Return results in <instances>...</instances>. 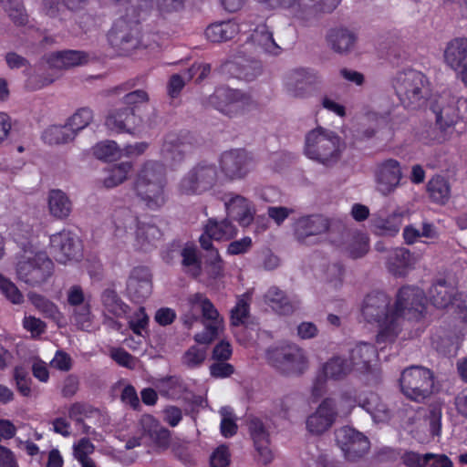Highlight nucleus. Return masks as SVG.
I'll list each match as a JSON object with an SVG mask.
<instances>
[{
	"label": "nucleus",
	"mask_w": 467,
	"mask_h": 467,
	"mask_svg": "<svg viewBox=\"0 0 467 467\" xmlns=\"http://www.w3.org/2000/svg\"><path fill=\"white\" fill-rule=\"evenodd\" d=\"M426 298L419 287L404 286L397 296L394 306L390 297L379 291L368 294L360 312L363 319L379 328L377 343H392L402 328L404 318L418 319L425 310Z\"/></svg>",
	"instance_id": "obj_1"
},
{
	"label": "nucleus",
	"mask_w": 467,
	"mask_h": 467,
	"mask_svg": "<svg viewBox=\"0 0 467 467\" xmlns=\"http://www.w3.org/2000/svg\"><path fill=\"white\" fill-rule=\"evenodd\" d=\"M202 322L203 330L194 335V340L201 345H210L224 327L223 318L212 301L203 294L189 296L183 306L182 322L191 328L197 321Z\"/></svg>",
	"instance_id": "obj_2"
},
{
	"label": "nucleus",
	"mask_w": 467,
	"mask_h": 467,
	"mask_svg": "<svg viewBox=\"0 0 467 467\" xmlns=\"http://www.w3.org/2000/svg\"><path fill=\"white\" fill-rule=\"evenodd\" d=\"M467 108V100L462 97L445 90L431 104V109L436 116V123L440 130L433 127L424 129L419 135V140L423 144L441 143L448 140L446 130L451 128L460 119L462 109Z\"/></svg>",
	"instance_id": "obj_3"
},
{
	"label": "nucleus",
	"mask_w": 467,
	"mask_h": 467,
	"mask_svg": "<svg viewBox=\"0 0 467 467\" xmlns=\"http://www.w3.org/2000/svg\"><path fill=\"white\" fill-rule=\"evenodd\" d=\"M166 184L165 166L157 161H147L137 172L133 190L147 207L157 210L167 201Z\"/></svg>",
	"instance_id": "obj_4"
},
{
	"label": "nucleus",
	"mask_w": 467,
	"mask_h": 467,
	"mask_svg": "<svg viewBox=\"0 0 467 467\" xmlns=\"http://www.w3.org/2000/svg\"><path fill=\"white\" fill-rule=\"evenodd\" d=\"M345 150V142L334 130L317 127L308 131L305 138L304 153L324 166L336 164Z\"/></svg>",
	"instance_id": "obj_5"
},
{
	"label": "nucleus",
	"mask_w": 467,
	"mask_h": 467,
	"mask_svg": "<svg viewBox=\"0 0 467 467\" xmlns=\"http://www.w3.org/2000/svg\"><path fill=\"white\" fill-rule=\"evenodd\" d=\"M114 224L117 237H134V245L141 250H149L161 237V232L157 226L139 224L137 217L128 209L116 211Z\"/></svg>",
	"instance_id": "obj_6"
},
{
	"label": "nucleus",
	"mask_w": 467,
	"mask_h": 467,
	"mask_svg": "<svg viewBox=\"0 0 467 467\" xmlns=\"http://www.w3.org/2000/svg\"><path fill=\"white\" fill-rule=\"evenodd\" d=\"M430 300L438 308L454 309L455 328L459 337L467 335V296L444 280H439L429 291Z\"/></svg>",
	"instance_id": "obj_7"
},
{
	"label": "nucleus",
	"mask_w": 467,
	"mask_h": 467,
	"mask_svg": "<svg viewBox=\"0 0 467 467\" xmlns=\"http://www.w3.org/2000/svg\"><path fill=\"white\" fill-rule=\"evenodd\" d=\"M16 260V275L28 285L39 286L54 274V263L44 252L24 250Z\"/></svg>",
	"instance_id": "obj_8"
},
{
	"label": "nucleus",
	"mask_w": 467,
	"mask_h": 467,
	"mask_svg": "<svg viewBox=\"0 0 467 467\" xmlns=\"http://www.w3.org/2000/svg\"><path fill=\"white\" fill-rule=\"evenodd\" d=\"M393 88L400 103L410 109L423 104L429 92L427 78L415 69L399 72L393 79Z\"/></svg>",
	"instance_id": "obj_9"
},
{
	"label": "nucleus",
	"mask_w": 467,
	"mask_h": 467,
	"mask_svg": "<svg viewBox=\"0 0 467 467\" xmlns=\"http://www.w3.org/2000/svg\"><path fill=\"white\" fill-rule=\"evenodd\" d=\"M219 179L218 169L215 164L202 161L191 168L177 183V192L180 195H202L210 191Z\"/></svg>",
	"instance_id": "obj_10"
},
{
	"label": "nucleus",
	"mask_w": 467,
	"mask_h": 467,
	"mask_svg": "<svg viewBox=\"0 0 467 467\" xmlns=\"http://www.w3.org/2000/svg\"><path fill=\"white\" fill-rule=\"evenodd\" d=\"M268 363L284 375L297 376L309 367L306 351L296 344L271 348L266 352Z\"/></svg>",
	"instance_id": "obj_11"
},
{
	"label": "nucleus",
	"mask_w": 467,
	"mask_h": 467,
	"mask_svg": "<svg viewBox=\"0 0 467 467\" xmlns=\"http://www.w3.org/2000/svg\"><path fill=\"white\" fill-rule=\"evenodd\" d=\"M400 385L408 399L421 402L432 393L433 376L428 368L412 366L402 371Z\"/></svg>",
	"instance_id": "obj_12"
},
{
	"label": "nucleus",
	"mask_w": 467,
	"mask_h": 467,
	"mask_svg": "<svg viewBox=\"0 0 467 467\" xmlns=\"http://www.w3.org/2000/svg\"><path fill=\"white\" fill-rule=\"evenodd\" d=\"M252 103L250 96L239 89L228 87L215 88L214 92L207 99V105L230 118L243 114L249 109Z\"/></svg>",
	"instance_id": "obj_13"
},
{
	"label": "nucleus",
	"mask_w": 467,
	"mask_h": 467,
	"mask_svg": "<svg viewBox=\"0 0 467 467\" xmlns=\"http://www.w3.org/2000/svg\"><path fill=\"white\" fill-rule=\"evenodd\" d=\"M252 155L242 149L224 151L219 159L220 171L228 181H238L245 178L254 168Z\"/></svg>",
	"instance_id": "obj_14"
},
{
	"label": "nucleus",
	"mask_w": 467,
	"mask_h": 467,
	"mask_svg": "<svg viewBox=\"0 0 467 467\" xmlns=\"http://www.w3.org/2000/svg\"><path fill=\"white\" fill-rule=\"evenodd\" d=\"M50 253L62 265L77 262L82 257V246L78 238L70 231L63 230L49 239Z\"/></svg>",
	"instance_id": "obj_15"
},
{
	"label": "nucleus",
	"mask_w": 467,
	"mask_h": 467,
	"mask_svg": "<svg viewBox=\"0 0 467 467\" xmlns=\"http://www.w3.org/2000/svg\"><path fill=\"white\" fill-rule=\"evenodd\" d=\"M335 435L337 445L349 461H356L369 451L368 439L353 428L344 426L337 430Z\"/></svg>",
	"instance_id": "obj_16"
},
{
	"label": "nucleus",
	"mask_w": 467,
	"mask_h": 467,
	"mask_svg": "<svg viewBox=\"0 0 467 467\" xmlns=\"http://www.w3.org/2000/svg\"><path fill=\"white\" fill-rule=\"evenodd\" d=\"M139 26L135 20L119 17L115 20L108 34V39L112 47L123 51L139 47Z\"/></svg>",
	"instance_id": "obj_17"
},
{
	"label": "nucleus",
	"mask_w": 467,
	"mask_h": 467,
	"mask_svg": "<svg viewBox=\"0 0 467 467\" xmlns=\"http://www.w3.org/2000/svg\"><path fill=\"white\" fill-rule=\"evenodd\" d=\"M352 370L353 368L348 358L340 356L330 358L322 365L320 377H318L313 384V395L316 397L321 396L325 390L327 380H343Z\"/></svg>",
	"instance_id": "obj_18"
},
{
	"label": "nucleus",
	"mask_w": 467,
	"mask_h": 467,
	"mask_svg": "<svg viewBox=\"0 0 467 467\" xmlns=\"http://www.w3.org/2000/svg\"><path fill=\"white\" fill-rule=\"evenodd\" d=\"M402 177L400 162L393 159H388L378 164L375 170L376 189L380 194L388 196L400 185Z\"/></svg>",
	"instance_id": "obj_19"
},
{
	"label": "nucleus",
	"mask_w": 467,
	"mask_h": 467,
	"mask_svg": "<svg viewBox=\"0 0 467 467\" xmlns=\"http://www.w3.org/2000/svg\"><path fill=\"white\" fill-rule=\"evenodd\" d=\"M329 220L320 214L304 215L293 223L295 239L302 244H306L310 237L327 233L329 229Z\"/></svg>",
	"instance_id": "obj_20"
},
{
	"label": "nucleus",
	"mask_w": 467,
	"mask_h": 467,
	"mask_svg": "<svg viewBox=\"0 0 467 467\" xmlns=\"http://www.w3.org/2000/svg\"><path fill=\"white\" fill-rule=\"evenodd\" d=\"M319 82L317 73L309 68H296L286 74L284 80L285 90L293 98H304L313 85Z\"/></svg>",
	"instance_id": "obj_21"
},
{
	"label": "nucleus",
	"mask_w": 467,
	"mask_h": 467,
	"mask_svg": "<svg viewBox=\"0 0 467 467\" xmlns=\"http://www.w3.org/2000/svg\"><path fill=\"white\" fill-rule=\"evenodd\" d=\"M338 414L336 400L332 398L325 399L317 410L306 420L307 430L314 434H321L329 430Z\"/></svg>",
	"instance_id": "obj_22"
},
{
	"label": "nucleus",
	"mask_w": 467,
	"mask_h": 467,
	"mask_svg": "<svg viewBox=\"0 0 467 467\" xmlns=\"http://www.w3.org/2000/svg\"><path fill=\"white\" fill-rule=\"evenodd\" d=\"M236 234L237 228L230 220L209 219L203 228L202 234L200 236V244L202 249L209 250L212 247V240H230Z\"/></svg>",
	"instance_id": "obj_23"
},
{
	"label": "nucleus",
	"mask_w": 467,
	"mask_h": 467,
	"mask_svg": "<svg viewBox=\"0 0 467 467\" xmlns=\"http://www.w3.org/2000/svg\"><path fill=\"white\" fill-rule=\"evenodd\" d=\"M101 303L103 306V315L105 322L112 328L119 330L120 323L114 318L126 317L130 306L122 301L117 292L113 289H105L101 295Z\"/></svg>",
	"instance_id": "obj_24"
},
{
	"label": "nucleus",
	"mask_w": 467,
	"mask_h": 467,
	"mask_svg": "<svg viewBox=\"0 0 467 467\" xmlns=\"http://www.w3.org/2000/svg\"><path fill=\"white\" fill-rule=\"evenodd\" d=\"M224 206L227 215L236 220L240 225L245 227L254 221L255 208L244 196L231 192L225 196Z\"/></svg>",
	"instance_id": "obj_25"
},
{
	"label": "nucleus",
	"mask_w": 467,
	"mask_h": 467,
	"mask_svg": "<svg viewBox=\"0 0 467 467\" xmlns=\"http://www.w3.org/2000/svg\"><path fill=\"white\" fill-rule=\"evenodd\" d=\"M151 289L149 269L144 266L133 268L127 284V290L130 298L137 303H140L150 296Z\"/></svg>",
	"instance_id": "obj_26"
},
{
	"label": "nucleus",
	"mask_w": 467,
	"mask_h": 467,
	"mask_svg": "<svg viewBox=\"0 0 467 467\" xmlns=\"http://www.w3.org/2000/svg\"><path fill=\"white\" fill-rule=\"evenodd\" d=\"M348 360L353 370L368 373L377 365L378 352L371 344L359 342L350 349Z\"/></svg>",
	"instance_id": "obj_27"
},
{
	"label": "nucleus",
	"mask_w": 467,
	"mask_h": 467,
	"mask_svg": "<svg viewBox=\"0 0 467 467\" xmlns=\"http://www.w3.org/2000/svg\"><path fill=\"white\" fill-rule=\"evenodd\" d=\"M444 63L459 74L467 67V37H455L446 44Z\"/></svg>",
	"instance_id": "obj_28"
},
{
	"label": "nucleus",
	"mask_w": 467,
	"mask_h": 467,
	"mask_svg": "<svg viewBox=\"0 0 467 467\" xmlns=\"http://www.w3.org/2000/svg\"><path fill=\"white\" fill-rule=\"evenodd\" d=\"M191 148L185 135L169 133L164 138L161 152L165 161L179 163L183 161Z\"/></svg>",
	"instance_id": "obj_29"
},
{
	"label": "nucleus",
	"mask_w": 467,
	"mask_h": 467,
	"mask_svg": "<svg viewBox=\"0 0 467 467\" xmlns=\"http://www.w3.org/2000/svg\"><path fill=\"white\" fill-rule=\"evenodd\" d=\"M140 426L143 436L150 439L158 448L165 450L170 445V431L163 427L158 420L150 414L142 415Z\"/></svg>",
	"instance_id": "obj_30"
},
{
	"label": "nucleus",
	"mask_w": 467,
	"mask_h": 467,
	"mask_svg": "<svg viewBox=\"0 0 467 467\" xmlns=\"http://www.w3.org/2000/svg\"><path fill=\"white\" fill-rule=\"evenodd\" d=\"M140 123V119L131 109L110 112L106 119L107 128L116 133H131Z\"/></svg>",
	"instance_id": "obj_31"
},
{
	"label": "nucleus",
	"mask_w": 467,
	"mask_h": 467,
	"mask_svg": "<svg viewBox=\"0 0 467 467\" xmlns=\"http://www.w3.org/2000/svg\"><path fill=\"white\" fill-rule=\"evenodd\" d=\"M416 259L413 254L403 247H397L389 253L387 267L396 276H404L413 269Z\"/></svg>",
	"instance_id": "obj_32"
},
{
	"label": "nucleus",
	"mask_w": 467,
	"mask_h": 467,
	"mask_svg": "<svg viewBox=\"0 0 467 467\" xmlns=\"http://www.w3.org/2000/svg\"><path fill=\"white\" fill-rule=\"evenodd\" d=\"M46 60L52 68L67 69L86 64L88 55L83 51L64 50L47 55Z\"/></svg>",
	"instance_id": "obj_33"
},
{
	"label": "nucleus",
	"mask_w": 467,
	"mask_h": 467,
	"mask_svg": "<svg viewBox=\"0 0 467 467\" xmlns=\"http://www.w3.org/2000/svg\"><path fill=\"white\" fill-rule=\"evenodd\" d=\"M357 39L358 36L355 32L344 27L333 28L327 36V41L330 48L341 55L351 52L355 47Z\"/></svg>",
	"instance_id": "obj_34"
},
{
	"label": "nucleus",
	"mask_w": 467,
	"mask_h": 467,
	"mask_svg": "<svg viewBox=\"0 0 467 467\" xmlns=\"http://www.w3.org/2000/svg\"><path fill=\"white\" fill-rule=\"evenodd\" d=\"M244 26V24L239 25L234 20L215 22L207 26L205 36L213 43L225 42L234 37Z\"/></svg>",
	"instance_id": "obj_35"
},
{
	"label": "nucleus",
	"mask_w": 467,
	"mask_h": 467,
	"mask_svg": "<svg viewBox=\"0 0 467 467\" xmlns=\"http://www.w3.org/2000/svg\"><path fill=\"white\" fill-rule=\"evenodd\" d=\"M406 212L396 209L388 216H376L372 219V228L379 235H396L402 224Z\"/></svg>",
	"instance_id": "obj_36"
},
{
	"label": "nucleus",
	"mask_w": 467,
	"mask_h": 467,
	"mask_svg": "<svg viewBox=\"0 0 467 467\" xmlns=\"http://www.w3.org/2000/svg\"><path fill=\"white\" fill-rule=\"evenodd\" d=\"M256 62L250 57L244 58L241 56H236L233 60L225 62L222 67V70L234 78L249 81L256 75Z\"/></svg>",
	"instance_id": "obj_37"
},
{
	"label": "nucleus",
	"mask_w": 467,
	"mask_h": 467,
	"mask_svg": "<svg viewBox=\"0 0 467 467\" xmlns=\"http://www.w3.org/2000/svg\"><path fill=\"white\" fill-rule=\"evenodd\" d=\"M265 301L280 315H289L298 306V302L290 299L282 290L272 286L265 295Z\"/></svg>",
	"instance_id": "obj_38"
},
{
	"label": "nucleus",
	"mask_w": 467,
	"mask_h": 467,
	"mask_svg": "<svg viewBox=\"0 0 467 467\" xmlns=\"http://www.w3.org/2000/svg\"><path fill=\"white\" fill-rule=\"evenodd\" d=\"M47 208L51 216L62 220L71 213L72 202L63 191L54 189L47 194Z\"/></svg>",
	"instance_id": "obj_39"
},
{
	"label": "nucleus",
	"mask_w": 467,
	"mask_h": 467,
	"mask_svg": "<svg viewBox=\"0 0 467 467\" xmlns=\"http://www.w3.org/2000/svg\"><path fill=\"white\" fill-rule=\"evenodd\" d=\"M358 405L366 410L376 421H386L390 419L392 414L379 395L373 392L359 396Z\"/></svg>",
	"instance_id": "obj_40"
},
{
	"label": "nucleus",
	"mask_w": 467,
	"mask_h": 467,
	"mask_svg": "<svg viewBox=\"0 0 467 467\" xmlns=\"http://www.w3.org/2000/svg\"><path fill=\"white\" fill-rule=\"evenodd\" d=\"M249 41L267 54L277 56L281 53V47L275 43L273 34L265 24L258 25L254 28Z\"/></svg>",
	"instance_id": "obj_41"
},
{
	"label": "nucleus",
	"mask_w": 467,
	"mask_h": 467,
	"mask_svg": "<svg viewBox=\"0 0 467 467\" xmlns=\"http://www.w3.org/2000/svg\"><path fill=\"white\" fill-rule=\"evenodd\" d=\"M133 165L130 161H123L109 166L104 170V177L101 182L104 187L110 189L123 183L127 179Z\"/></svg>",
	"instance_id": "obj_42"
},
{
	"label": "nucleus",
	"mask_w": 467,
	"mask_h": 467,
	"mask_svg": "<svg viewBox=\"0 0 467 467\" xmlns=\"http://www.w3.org/2000/svg\"><path fill=\"white\" fill-rule=\"evenodd\" d=\"M28 297L32 305L44 315V317L54 320L59 326L61 325L63 315L55 303L36 293L29 294Z\"/></svg>",
	"instance_id": "obj_43"
},
{
	"label": "nucleus",
	"mask_w": 467,
	"mask_h": 467,
	"mask_svg": "<svg viewBox=\"0 0 467 467\" xmlns=\"http://www.w3.org/2000/svg\"><path fill=\"white\" fill-rule=\"evenodd\" d=\"M368 237L362 232L351 233L345 243V250L352 258L362 257L368 253Z\"/></svg>",
	"instance_id": "obj_44"
},
{
	"label": "nucleus",
	"mask_w": 467,
	"mask_h": 467,
	"mask_svg": "<svg viewBox=\"0 0 467 467\" xmlns=\"http://www.w3.org/2000/svg\"><path fill=\"white\" fill-rule=\"evenodd\" d=\"M427 191L431 199L441 204L445 203L451 196L450 184L448 181L441 176L431 178L428 182Z\"/></svg>",
	"instance_id": "obj_45"
},
{
	"label": "nucleus",
	"mask_w": 467,
	"mask_h": 467,
	"mask_svg": "<svg viewBox=\"0 0 467 467\" xmlns=\"http://www.w3.org/2000/svg\"><path fill=\"white\" fill-rule=\"evenodd\" d=\"M94 113L89 108H80L77 109L66 122L70 132H74V138L78 133L86 129L93 120Z\"/></svg>",
	"instance_id": "obj_46"
},
{
	"label": "nucleus",
	"mask_w": 467,
	"mask_h": 467,
	"mask_svg": "<svg viewBox=\"0 0 467 467\" xmlns=\"http://www.w3.org/2000/svg\"><path fill=\"white\" fill-rule=\"evenodd\" d=\"M74 139V132H70L66 124L64 126L51 125L42 134V140L49 145L67 143Z\"/></svg>",
	"instance_id": "obj_47"
},
{
	"label": "nucleus",
	"mask_w": 467,
	"mask_h": 467,
	"mask_svg": "<svg viewBox=\"0 0 467 467\" xmlns=\"http://www.w3.org/2000/svg\"><path fill=\"white\" fill-rule=\"evenodd\" d=\"M93 155L104 161H113L122 157V150L113 140H104L92 148Z\"/></svg>",
	"instance_id": "obj_48"
},
{
	"label": "nucleus",
	"mask_w": 467,
	"mask_h": 467,
	"mask_svg": "<svg viewBox=\"0 0 467 467\" xmlns=\"http://www.w3.org/2000/svg\"><path fill=\"white\" fill-rule=\"evenodd\" d=\"M182 265L185 273L197 277L202 271L201 261L197 249L192 245H187L181 251Z\"/></svg>",
	"instance_id": "obj_49"
},
{
	"label": "nucleus",
	"mask_w": 467,
	"mask_h": 467,
	"mask_svg": "<svg viewBox=\"0 0 467 467\" xmlns=\"http://www.w3.org/2000/svg\"><path fill=\"white\" fill-rule=\"evenodd\" d=\"M221 416L220 430L223 437L234 436L237 431L236 416L231 407L224 406L219 410Z\"/></svg>",
	"instance_id": "obj_50"
},
{
	"label": "nucleus",
	"mask_w": 467,
	"mask_h": 467,
	"mask_svg": "<svg viewBox=\"0 0 467 467\" xmlns=\"http://www.w3.org/2000/svg\"><path fill=\"white\" fill-rule=\"evenodd\" d=\"M249 314V296L244 294L238 297L235 306L231 310V324L239 326L244 323Z\"/></svg>",
	"instance_id": "obj_51"
},
{
	"label": "nucleus",
	"mask_w": 467,
	"mask_h": 467,
	"mask_svg": "<svg viewBox=\"0 0 467 467\" xmlns=\"http://www.w3.org/2000/svg\"><path fill=\"white\" fill-rule=\"evenodd\" d=\"M207 346H192L183 355L182 363L188 368H197L201 366L207 356Z\"/></svg>",
	"instance_id": "obj_52"
},
{
	"label": "nucleus",
	"mask_w": 467,
	"mask_h": 467,
	"mask_svg": "<svg viewBox=\"0 0 467 467\" xmlns=\"http://www.w3.org/2000/svg\"><path fill=\"white\" fill-rule=\"evenodd\" d=\"M1 3L16 24L23 25L26 22L27 16L20 0H1Z\"/></svg>",
	"instance_id": "obj_53"
},
{
	"label": "nucleus",
	"mask_w": 467,
	"mask_h": 467,
	"mask_svg": "<svg viewBox=\"0 0 467 467\" xmlns=\"http://www.w3.org/2000/svg\"><path fill=\"white\" fill-rule=\"evenodd\" d=\"M26 87L29 90H38L45 87L49 86L55 81V78H53L49 74H40V73H26Z\"/></svg>",
	"instance_id": "obj_54"
},
{
	"label": "nucleus",
	"mask_w": 467,
	"mask_h": 467,
	"mask_svg": "<svg viewBox=\"0 0 467 467\" xmlns=\"http://www.w3.org/2000/svg\"><path fill=\"white\" fill-rule=\"evenodd\" d=\"M14 379L19 393L24 397L31 395V379L26 370L22 367H16L14 369Z\"/></svg>",
	"instance_id": "obj_55"
},
{
	"label": "nucleus",
	"mask_w": 467,
	"mask_h": 467,
	"mask_svg": "<svg viewBox=\"0 0 467 467\" xmlns=\"http://www.w3.org/2000/svg\"><path fill=\"white\" fill-rule=\"evenodd\" d=\"M186 1L187 0H155V5L160 15L166 16L182 11L185 7Z\"/></svg>",
	"instance_id": "obj_56"
},
{
	"label": "nucleus",
	"mask_w": 467,
	"mask_h": 467,
	"mask_svg": "<svg viewBox=\"0 0 467 467\" xmlns=\"http://www.w3.org/2000/svg\"><path fill=\"white\" fill-rule=\"evenodd\" d=\"M97 410L91 406L84 403L76 402L68 408V417L75 422H80L87 418H90Z\"/></svg>",
	"instance_id": "obj_57"
},
{
	"label": "nucleus",
	"mask_w": 467,
	"mask_h": 467,
	"mask_svg": "<svg viewBox=\"0 0 467 467\" xmlns=\"http://www.w3.org/2000/svg\"><path fill=\"white\" fill-rule=\"evenodd\" d=\"M0 291L14 304L23 302V295L14 283L0 275Z\"/></svg>",
	"instance_id": "obj_58"
},
{
	"label": "nucleus",
	"mask_w": 467,
	"mask_h": 467,
	"mask_svg": "<svg viewBox=\"0 0 467 467\" xmlns=\"http://www.w3.org/2000/svg\"><path fill=\"white\" fill-rule=\"evenodd\" d=\"M73 318L76 325L82 330H88L91 327V312L88 304L77 307L73 311Z\"/></svg>",
	"instance_id": "obj_59"
},
{
	"label": "nucleus",
	"mask_w": 467,
	"mask_h": 467,
	"mask_svg": "<svg viewBox=\"0 0 467 467\" xmlns=\"http://www.w3.org/2000/svg\"><path fill=\"white\" fill-rule=\"evenodd\" d=\"M149 323V317L143 307H140L129 319L130 329L137 335L141 336Z\"/></svg>",
	"instance_id": "obj_60"
},
{
	"label": "nucleus",
	"mask_w": 467,
	"mask_h": 467,
	"mask_svg": "<svg viewBox=\"0 0 467 467\" xmlns=\"http://www.w3.org/2000/svg\"><path fill=\"white\" fill-rule=\"evenodd\" d=\"M344 269L339 263L329 264L325 270V280L334 287L341 285Z\"/></svg>",
	"instance_id": "obj_61"
},
{
	"label": "nucleus",
	"mask_w": 467,
	"mask_h": 467,
	"mask_svg": "<svg viewBox=\"0 0 467 467\" xmlns=\"http://www.w3.org/2000/svg\"><path fill=\"white\" fill-rule=\"evenodd\" d=\"M211 467H228L230 463V453L226 446H219L211 455Z\"/></svg>",
	"instance_id": "obj_62"
},
{
	"label": "nucleus",
	"mask_w": 467,
	"mask_h": 467,
	"mask_svg": "<svg viewBox=\"0 0 467 467\" xmlns=\"http://www.w3.org/2000/svg\"><path fill=\"white\" fill-rule=\"evenodd\" d=\"M67 301L68 305L75 308L85 305V294L83 288L78 285H71L67 290Z\"/></svg>",
	"instance_id": "obj_63"
},
{
	"label": "nucleus",
	"mask_w": 467,
	"mask_h": 467,
	"mask_svg": "<svg viewBox=\"0 0 467 467\" xmlns=\"http://www.w3.org/2000/svg\"><path fill=\"white\" fill-rule=\"evenodd\" d=\"M95 451V446L87 438L80 439L73 445L74 457L76 460H80L89 457Z\"/></svg>",
	"instance_id": "obj_64"
}]
</instances>
